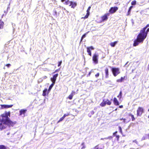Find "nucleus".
<instances>
[{
    "label": "nucleus",
    "mask_w": 149,
    "mask_h": 149,
    "mask_svg": "<svg viewBox=\"0 0 149 149\" xmlns=\"http://www.w3.org/2000/svg\"><path fill=\"white\" fill-rule=\"evenodd\" d=\"M88 116L90 117H91V115L90 113L88 114Z\"/></svg>",
    "instance_id": "59"
},
{
    "label": "nucleus",
    "mask_w": 149,
    "mask_h": 149,
    "mask_svg": "<svg viewBox=\"0 0 149 149\" xmlns=\"http://www.w3.org/2000/svg\"><path fill=\"white\" fill-rule=\"evenodd\" d=\"M118 41H116L114 42H111L110 43V45L111 47H114L116 45Z\"/></svg>",
    "instance_id": "18"
},
{
    "label": "nucleus",
    "mask_w": 149,
    "mask_h": 149,
    "mask_svg": "<svg viewBox=\"0 0 149 149\" xmlns=\"http://www.w3.org/2000/svg\"><path fill=\"white\" fill-rule=\"evenodd\" d=\"M75 94V91H72L71 93V94L73 95V96Z\"/></svg>",
    "instance_id": "40"
},
{
    "label": "nucleus",
    "mask_w": 149,
    "mask_h": 149,
    "mask_svg": "<svg viewBox=\"0 0 149 149\" xmlns=\"http://www.w3.org/2000/svg\"><path fill=\"white\" fill-rule=\"evenodd\" d=\"M66 0H61V1L62 2H63L64 1H65Z\"/></svg>",
    "instance_id": "58"
},
{
    "label": "nucleus",
    "mask_w": 149,
    "mask_h": 149,
    "mask_svg": "<svg viewBox=\"0 0 149 149\" xmlns=\"http://www.w3.org/2000/svg\"><path fill=\"white\" fill-rule=\"evenodd\" d=\"M53 15L55 16L56 17H57V12L56 10L54 9L53 10Z\"/></svg>",
    "instance_id": "28"
},
{
    "label": "nucleus",
    "mask_w": 149,
    "mask_h": 149,
    "mask_svg": "<svg viewBox=\"0 0 149 149\" xmlns=\"http://www.w3.org/2000/svg\"><path fill=\"white\" fill-rule=\"evenodd\" d=\"M122 92L121 91H120L119 93V95H122Z\"/></svg>",
    "instance_id": "56"
},
{
    "label": "nucleus",
    "mask_w": 149,
    "mask_h": 149,
    "mask_svg": "<svg viewBox=\"0 0 149 149\" xmlns=\"http://www.w3.org/2000/svg\"><path fill=\"white\" fill-rule=\"evenodd\" d=\"M123 119H123V118H120V120H123Z\"/></svg>",
    "instance_id": "61"
},
{
    "label": "nucleus",
    "mask_w": 149,
    "mask_h": 149,
    "mask_svg": "<svg viewBox=\"0 0 149 149\" xmlns=\"http://www.w3.org/2000/svg\"><path fill=\"white\" fill-rule=\"evenodd\" d=\"M125 77H121V78L120 79H118L117 80V82H122L123 80L124 79Z\"/></svg>",
    "instance_id": "25"
},
{
    "label": "nucleus",
    "mask_w": 149,
    "mask_h": 149,
    "mask_svg": "<svg viewBox=\"0 0 149 149\" xmlns=\"http://www.w3.org/2000/svg\"><path fill=\"white\" fill-rule=\"evenodd\" d=\"M149 31V28H148L146 31H145L144 32H143L141 33V30L140 31V33H141V35L143 37L145 36V38L147 37L148 32Z\"/></svg>",
    "instance_id": "10"
},
{
    "label": "nucleus",
    "mask_w": 149,
    "mask_h": 149,
    "mask_svg": "<svg viewBox=\"0 0 149 149\" xmlns=\"http://www.w3.org/2000/svg\"><path fill=\"white\" fill-rule=\"evenodd\" d=\"M99 75H100V74L99 73H97V74H96L95 75V77H98L99 76Z\"/></svg>",
    "instance_id": "41"
},
{
    "label": "nucleus",
    "mask_w": 149,
    "mask_h": 149,
    "mask_svg": "<svg viewBox=\"0 0 149 149\" xmlns=\"http://www.w3.org/2000/svg\"><path fill=\"white\" fill-rule=\"evenodd\" d=\"M118 10V8L117 7H112L109 10L110 13H113L115 12Z\"/></svg>",
    "instance_id": "9"
},
{
    "label": "nucleus",
    "mask_w": 149,
    "mask_h": 149,
    "mask_svg": "<svg viewBox=\"0 0 149 149\" xmlns=\"http://www.w3.org/2000/svg\"><path fill=\"white\" fill-rule=\"evenodd\" d=\"M129 116H130L131 117V118L132 119V121H133L134 120H135V118H134V116L133 115H132V114L131 113H130L129 114Z\"/></svg>",
    "instance_id": "26"
},
{
    "label": "nucleus",
    "mask_w": 149,
    "mask_h": 149,
    "mask_svg": "<svg viewBox=\"0 0 149 149\" xmlns=\"http://www.w3.org/2000/svg\"><path fill=\"white\" fill-rule=\"evenodd\" d=\"M113 137L112 136H109L108 137H107V138H104V139L103 138H102L101 139H111Z\"/></svg>",
    "instance_id": "30"
},
{
    "label": "nucleus",
    "mask_w": 149,
    "mask_h": 149,
    "mask_svg": "<svg viewBox=\"0 0 149 149\" xmlns=\"http://www.w3.org/2000/svg\"><path fill=\"white\" fill-rule=\"evenodd\" d=\"M47 78V76H44V77H42V79H46V78Z\"/></svg>",
    "instance_id": "50"
},
{
    "label": "nucleus",
    "mask_w": 149,
    "mask_h": 149,
    "mask_svg": "<svg viewBox=\"0 0 149 149\" xmlns=\"http://www.w3.org/2000/svg\"><path fill=\"white\" fill-rule=\"evenodd\" d=\"M89 14H90L87 13L86 14L85 16L83 17H82V18H83L84 19H86L88 18Z\"/></svg>",
    "instance_id": "31"
},
{
    "label": "nucleus",
    "mask_w": 149,
    "mask_h": 149,
    "mask_svg": "<svg viewBox=\"0 0 149 149\" xmlns=\"http://www.w3.org/2000/svg\"><path fill=\"white\" fill-rule=\"evenodd\" d=\"M9 8H10V7H9V6H8L7 8V10H9Z\"/></svg>",
    "instance_id": "60"
},
{
    "label": "nucleus",
    "mask_w": 149,
    "mask_h": 149,
    "mask_svg": "<svg viewBox=\"0 0 149 149\" xmlns=\"http://www.w3.org/2000/svg\"><path fill=\"white\" fill-rule=\"evenodd\" d=\"M57 70H56L55 71V72H57Z\"/></svg>",
    "instance_id": "63"
},
{
    "label": "nucleus",
    "mask_w": 149,
    "mask_h": 149,
    "mask_svg": "<svg viewBox=\"0 0 149 149\" xmlns=\"http://www.w3.org/2000/svg\"><path fill=\"white\" fill-rule=\"evenodd\" d=\"M149 26V24H147L145 27L143 28V29L141 30V33H142L143 32H144L145 31V30H146V29Z\"/></svg>",
    "instance_id": "21"
},
{
    "label": "nucleus",
    "mask_w": 149,
    "mask_h": 149,
    "mask_svg": "<svg viewBox=\"0 0 149 149\" xmlns=\"http://www.w3.org/2000/svg\"><path fill=\"white\" fill-rule=\"evenodd\" d=\"M119 107L120 108H122L123 107V105L120 106Z\"/></svg>",
    "instance_id": "57"
},
{
    "label": "nucleus",
    "mask_w": 149,
    "mask_h": 149,
    "mask_svg": "<svg viewBox=\"0 0 149 149\" xmlns=\"http://www.w3.org/2000/svg\"><path fill=\"white\" fill-rule=\"evenodd\" d=\"M88 32H89V31L87 32V33H85L81 37V41H80L81 42L82 41L83 39L86 37V35L88 34Z\"/></svg>",
    "instance_id": "22"
},
{
    "label": "nucleus",
    "mask_w": 149,
    "mask_h": 149,
    "mask_svg": "<svg viewBox=\"0 0 149 149\" xmlns=\"http://www.w3.org/2000/svg\"><path fill=\"white\" fill-rule=\"evenodd\" d=\"M145 135L147 136V138L149 140V134H146Z\"/></svg>",
    "instance_id": "49"
},
{
    "label": "nucleus",
    "mask_w": 149,
    "mask_h": 149,
    "mask_svg": "<svg viewBox=\"0 0 149 149\" xmlns=\"http://www.w3.org/2000/svg\"><path fill=\"white\" fill-rule=\"evenodd\" d=\"M125 120H126V119H125V118H124V119H123V122L124 123H127V122H125Z\"/></svg>",
    "instance_id": "55"
},
{
    "label": "nucleus",
    "mask_w": 149,
    "mask_h": 149,
    "mask_svg": "<svg viewBox=\"0 0 149 149\" xmlns=\"http://www.w3.org/2000/svg\"><path fill=\"white\" fill-rule=\"evenodd\" d=\"M118 98H119V99H120L121 98V97H122V95H118Z\"/></svg>",
    "instance_id": "51"
},
{
    "label": "nucleus",
    "mask_w": 149,
    "mask_h": 149,
    "mask_svg": "<svg viewBox=\"0 0 149 149\" xmlns=\"http://www.w3.org/2000/svg\"><path fill=\"white\" fill-rule=\"evenodd\" d=\"M63 8V7L61 6H58V8H60L61 9L62 8Z\"/></svg>",
    "instance_id": "54"
},
{
    "label": "nucleus",
    "mask_w": 149,
    "mask_h": 149,
    "mask_svg": "<svg viewBox=\"0 0 149 149\" xmlns=\"http://www.w3.org/2000/svg\"><path fill=\"white\" fill-rule=\"evenodd\" d=\"M4 25V22H3L1 21V20H0V29H2L3 28Z\"/></svg>",
    "instance_id": "20"
},
{
    "label": "nucleus",
    "mask_w": 149,
    "mask_h": 149,
    "mask_svg": "<svg viewBox=\"0 0 149 149\" xmlns=\"http://www.w3.org/2000/svg\"><path fill=\"white\" fill-rule=\"evenodd\" d=\"M47 94L48 95V90L46 88L43 91L42 95L43 96H46Z\"/></svg>",
    "instance_id": "16"
},
{
    "label": "nucleus",
    "mask_w": 149,
    "mask_h": 149,
    "mask_svg": "<svg viewBox=\"0 0 149 149\" xmlns=\"http://www.w3.org/2000/svg\"><path fill=\"white\" fill-rule=\"evenodd\" d=\"M141 33H139L137 37V38L134 41L133 46H136L140 43H142L145 39V36L143 37L141 35Z\"/></svg>",
    "instance_id": "2"
},
{
    "label": "nucleus",
    "mask_w": 149,
    "mask_h": 149,
    "mask_svg": "<svg viewBox=\"0 0 149 149\" xmlns=\"http://www.w3.org/2000/svg\"><path fill=\"white\" fill-rule=\"evenodd\" d=\"M4 14H3L2 15V18L3 17V16H4Z\"/></svg>",
    "instance_id": "62"
},
{
    "label": "nucleus",
    "mask_w": 149,
    "mask_h": 149,
    "mask_svg": "<svg viewBox=\"0 0 149 149\" xmlns=\"http://www.w3.org/2000/svg\"><path fill=\"white\" fill-rule=\"evenodd\" d=\"M10 112H5L4 113L0 116V129L1 130L5 129L7 125L13 126L15 124L12 122L10 119Z\"/></svg>",
    "instance_id": "1"
},
{
    "label": "nucleus",
    "mask_w": 149,
    "mask_h": 149,
    "mask_svg": "<svg viewBox=\"0 0 149 149\" xmlns=\"http://www.w3.org/2000/svg\"><path fill=\"white\" fill-rule=\"evenodd\" d=\"M88 54L90 56H91V52H88Z\"/></svg>",
    "instance_id": "53"
},
{
    "label": "nucleus",
    "mask_w": 149,
    "mask_h": 149,
    "mask_svg": "<svg viewBox=\"0 0 149 149\" xmlns=\"http://www.w3.org/2000/svg\"><path fill=\"white\" fill-rule=\"evenodd\" d=\"M117 133V131H116L115 132L113 133V136H116V134Z\"/></svg>",
    "instance_id": "44"
},
{
    "label": "nucleus",
    "mask_w": 149,
    "mask_h": 149,
    "mask_svg": "<svg viewBox=\"0 0 149 149\" xmlns=\"http://www.w3.org/2000/svg\"><path fill=\"white\" fill-rule=\"evenodd\" d=\"M136 2L135 1H132L131 3V4L132 5H134L136 4Z\"/></svg>",
    "instance_id": "35"
},
{
    "label": "nucleus",
    "mask_w": 149,
    "mask_h": 149,
    "mask_svg": "<svg viewBox=\"0 0 149 149\" xmlns=\"http://www.w3.org/2000/svg\"><path fill=\"white\" fill-rule=\"evenodd\" d=\"M64 119V118L63 116L58 121L57 123H59L60 122L62 121Z\"/></svg>",
    "instance_id": "32"
},
{
    "label": "nucleus",
    "mask_w": 149,
    "mask_h": 149,
    "mask_svg": "<svg viewBox=\"0 0 149 149\" xmlns=\"http://www.w3.org/2000/svg\"><path fill=\"white\" fill-rule=\"evenodd\" d=\"M128 63V62H127L126 63V64H125V65H127V63Z\"/></svg>",
    "instance_id": "64"
},
{
    "label": "nucleus",
    "mask_w": 149,
    "mask_h": 149,
    "mask_svg": "<svg viewBox=\"0 0 149 149\" xmlns=\"http://www.w3.org/2000/svg\"><path fill=\"white\" fill-rule=\"evenodd\" d=\"M73 97V95H71V94H70L69 96L68 97V98L70 99V100H71L72 99V97Z\"/></svg>",
    "instance_id": "33"
},
{
    "label": "nucleus",
    "mask_w": 149,
    "mask_h": 149,
    "mask_svg": "<svg viewBox=\"0 0 149 149\" xmlns=\"http://www.w3.org/2000/svg\"><path fill=\"white\" fill-rule=\"evenodd\" d=\"M69 113H68L64 114L63 117L65 118L66 116H68L69 115Z\"/></svg>",
    "instance_id": "36"
},
{
    "label": "nucleus",
    "mask_w": 149,
    "mask_h": 149,
    "mask_svg": "<svg viewBox=\"0 0 149 149\" xmlns=\"http://www.w3.org/2000/svg\"><path fill=\"white\" fill-rule=\"evenodd\" d=\"M8 148L6 146L4 145H0V149H7Z\"/></svg>",
    "instance_id": "24"
},
{
    "label": "nucleus",
    "mask_w": 149,
    "mask_h": 149,
    "mask_svg": "<svg viewBox=\"0 0 149 149\" xmlns=\"http://www.w3.org/2000/svg\"><path fill=\"white\" fill-rule=\"evenodd\" d=\"M146 139V138L145 136H143L141 139V140H144Z\"/></svg>",
    "instance_id": "42"
},
{
    "label": "nucleus",
    "mask_w": 149,
    "mask_h": 149,
    "mask_svg": "<svg viewBox=\"0 0 149 149\" xmlns=\"http://www.w3.org/2000/svg\"><path fill=\"white\" fill-rule=\"evenodd\" d=\"M137 116H141L144 112L143 108L142 107H139L137 109Z\"/></svg>",
    "instance_id": "5"
},
{
    "label": "nucleus",
    "mask_w": 149,
    "mask_h": 149,
    "mask_svg": "<svg viewBox=\"0 0 149 149\" xmlns=\"http://www.w3.org/2000/svg\"><path fill=\"white\" fill-rule=\"evenodd\" d=\"M58 75V74H56L54 75L51 78V80L52 83L55 84L56 79V78Z\"/></svg>",
    "instance_id": "8"
},
{
    "label": "nucleus",
    "mask_w": 149,
    "mask_h": 149,
    "mask_svg": "<svg viewBox=\"0 0 149 149\" xmlns=\"http://www.w3.org/2000/svg\"><path fill=\"white\" fill-rule=\"evenodd\" d=\"M133 142L137 144H138V142L136 141V140H134L133 141Z\"/></svg>",
    "instance_id": "47"
},
{
    "label": "nucleus",
    "mask_w": 149,
    "mask_h": 149,
    "mask_svg": "<svg viewBox=\"0 0 149 149\" xmlns=\"http://www.w3.org/2000/svg\"><path fill=\"white\" fill-rule=\"evenodd\" d=\"M13 106V105H0V109L11 108Z\"/></svg>",
    "instance_id": "7"
},
{
    "label": "nucleus",
    "mask_w": 149,
    "mask_h": 149,
    "mask_svg": "<svg viewBox=\"0 0 149 149\" xmlns=\"http://www.w3.org/2000/svg\"><path fill=\"white\" fill-rule=\"evenodd\" d=\"M105 72V77L106 78H107L109 77V73L108 69L107 68H106L104 70Z\"/></svg>",
    "instance_id": "11"
},
{
    "label": "nucleus",
    "mask_w": 149,
    "mask_h": 149,
    "mask_svg": "<svg viewBox=\"0 0 149 149\" xmlns=\"http://www.w3.org/2000/svg\"><path fill=\"white\" fill-rule=\"evenodd\" d=\"M6 66H7L8 68H9L11 66V65L10 64H7L6 65Z\"/></svg>",
    "instance_id": "46"
},
{
    "label": "nucleus",
    "mask_w": 149,
    "mask_h": 149,
    "mask_svg": "<svg viewBox=\"0 0 149 149\" xmlns=\"http://www.w3.org/2000/svg\"><path fill=\"white\" fill-rule=\"evenodd\" d=\"M87 52L88 53L91 52V50H93L94 48L92 46H91L90 47H87Z\"/></svg>",
    "instance_id": "19"
},
{
    "label": "nucleus",
    "mask_w": 149,
    "mask_h": 149,
    "mask_svg": "<svg viewBox=\"0 0 149 149\" xmlns=\"http://www.w3.org/2000/svg\"><path fill=\"white\" fill-rule=\"evenodd\" d=\"M27 111L26 109H21L19 111V115H22L23 114H24V116H25L24 114Z\"/></svg>",
    "instance_id": "13"
},
{
    "label": "nucleus",
    "mask_w": 149,
    "mask_h": 149,
    "mask_svg": "<svg viewBox=\"0 0 149 149\" xmlns=\"http://www.w3.org/2000/svg\"><path fill=\"white\" fill-rule=\"evenodd\" d=\"M119 132H120L121 133H122V128H121V127L120 126H119Z\"/></svg>",
    "instance_id": "38"
},
{
    "label": "nucleus",
    "mask_w": 149,
    "mask_h": 149,
    "mask_svg": "<svg viewBox=\"0 0 149 149\" xmlns=\"http://www.w3.org/2000/svg\"><path fill=\"white\" fill-rule=\"evenodd\" d=\"M61 63H62V61H60V62H58V67L60 66L61 65Z\"/></svg>",
    "instance_id": "43"
},
{
    "label": "nucleus",
    "mask_w": 149,
    "mask_h": 149,
    "mask_svg": "<svg viewBox=\"0 0 149 149\" xmlns=\"http://www.w3.org/2000/svg\"><path fill=\"white\" fill-rule=\"evenodd\" d=\"M77 5V4L76 2L72 1L71 4L69 5V6H71V7L72 8H74Z\"/></svg>",
    "instance_id": "12"
},
{
    "label": "nucleus",
    "mask_w": 149,
    "mask_h": 149,
    "mask_svg": "<svg viewBox=\"0 0 149 149\" xmlns=\"http://www.w3.org/2000/svg\"><path fill=\"white\" fill-rule=\"evenodd\" d=\"M113 102L114 105H118L119 104V102L116 98L114 97L113 99Z\"/></svg>",
    "instance_id": "15"
},
{
    "label": "nucleus",
    "mask_w": 149,
    "mask_h": 149,
    "mask_svg": "<svg viewBox=\"0 0 149 149\" xmlns=\"http://www.w3.org/2000/svg\"><path fill=\"white\" fill-rule=\"evenodd\" d=\"M108 15V14H106L104 16L102 17V21L106 20L108 19L107 16Z\"/></svg>",
    "instance_id": "14"
},
{
    "label": "nucleus",
    "mask_w": 149,
    "mask_h": 149,
    "mask_svg": "<svg viewBox=\"0 0 149 149\" xmlns=\"http://www.w3.org/2000/svg\"><path fill=\"white\" fill-rule=\"evenodd\" d=\"M91 8V7H90V6H89L88 7V8L87 10V11H86L87 13H88L90 14L89 11L90 10Z\"/></svg>",
    "instance_id": "34"
},
{
    "label": "nucleus",
    "mask_w": 149,
    "mask_h": 149,
    "mask_svg": "<svg viewBox=\"0 0 149 149\" xmlns=\"http://www.w3.org/2000/svg\"><path fill=\"white\" fill-rule=\"evenodd\" d=\"M116 138L117 139V140H118L119 138V136L118 135H116Z\"/></svg>",
    "instance_id": "48"
},
{
    "label": "nucleus",
    "mask_w": 149,
    "mask_h": 149,
    "mask_svg": "<svg viewBox=\"0 0 149 149\" xmlns=\"http://www.w3.org/2000/svg\"><path fill=\"white\" fill-rule=\"evenodd\" d=\"M81 145L82 146H83V147H82L81 149H84L85 148V147L84 146V143H82Z\"/></svg>",
    "instance_id": "37"
},
{
    "label": "nucleus",
    "mask_w": 149,
    "mask_h": 149,
    "mask_svg": "<svg viewBox=\"0 0 149 149\" xmlns=\"http://www.w3.org/2000/svg\"><path fill=\"white\" fill-rule=\"evenodd\" d=\"M94 149H103L102 148H99L98 146H97L95 147Z\"/></svg>",
    "instance_id": "39"
},
{
    "label": "nucleus",
    "mask_w": 149,
    "mask_h": 149,
    "mask_svg": "<svg viewBox=\"0 0 149 149\" xmlns=\"http://www.w3.org/2000/svg\"><path fill=\"white\" fill-rule=\"evenodd\" d=\"M42 80H43V79H42V78H41L40 79H39V80L38 81V82L39 83L41 82L42 81Z\"/></svg>",
    "instance_id": "45"
},
{
    "label": "nucleus",
    "mask_w": 149,
    "mask_h": 149,
    "mask_svg": "<svg viewBox=\"0 0 149 149\" xmlns=\"http://www.w3.org/2000/svg\"><path fill=\"white\" fill-rule=\"evenodd\" d=\"M111 71L114 76L116 77L118 74L120 73L119 69L118 68H112Z\"/></svg>",
    "instance_id": "3"
},
{
    "label": "nucleus",
    "mask_w": 149,
    "mask_h": 149,
    "mask_svg": "<svg viewBox=\"0 0 149 149\" xmlns=\"http://www.w3.org/2000/svg\"><path fill=\"white\" fill-rule=\"evenodd\" d=\"M98 55L96 54H94L93 56V61L94 63L95 64H97L98 63Z\"/></svg>",
    "instance_id": "6"
},
{
    "label": "nucleus",
    "mask_w": 149,
    "mask_h": 149,
    "mask_svg": "<svg viewBox=\"0 0 149 149\" xmlns=\"http://www.w3.org/2000/svg\"><path fill=\"white\" fill-rule=\"evenodd\" d=\"M54 84L53 83H52L49 86L48 89V94L50 92L51 89L53 86Z\"/></svg>",
    "instance_id": "17"
},
{
    "label": "nucleus",
    "mask_w": 149,
    "mask_h": 149,
    "mask_svg": "<svg viewBox=\"0 0 149 149\" xmlns=\"http://www.w3.org/2000/svg\"><path fill=\"white\" fill-rule=\"evenodd\" d=\"M72 1H70L69 0H68L67 1L65 2V3H64V4H65L66 5H70Z\"/></svg>",
    "instance_id": "23"
},
{
    "label": "nucleus",
    "mask_w": 149,
    "mask_h": 149,
    "mask_svg": "<svg viewBox=\"0 0 149 149\" xmlns=\"http://www.w3.org/2000/svg\"><path fill=\"white\" fill-rule=\"evenodd\" d=\"M111 104V101L109 100L108 99L106 101L104 100L100 104V105L102 107H104L106 104L108 105H110Z\"/></svg>",
    "instance_id": "4"
},
{
    "label": "nucleus",
    "mask_w": 149,
    "mask_h": 149,
    "mask_svg": "<svg viewBox=\"0 0 149 149\" xmlns=\"http://www.w3.org/2000/svg\"><path fill=\"white\" fill-rule=\"evenodd\" d=\"M133 6H131L129 8L128 10V12L127 15H128L130 14V13L131 10L132 9V8H133Z\"/></svg>",
    "instance_id": "27"
},
{
    "label": "nucleus",
    "mask_w": 149,
    "mask_h": 149,
    "mask_svg": "<svg viewBox=\"0 0 149 149\" xmlns=\"http://www.w3.org/2000/svg\"><path fill=\"white\" fill-rule=\"evenodd\" d=\"M12 25L13 28V33H14L15 29V24L12 23Z\"/></svg>",
    "instance_id": "29"
},
{
    "label": "nucleus",
    "mask_w": 149,
    "mask_h": 149,
    "mask_svg": "<svg viewBox=\"0 0 149 149\" xmlns=\"http://www.w3.org/2000/svg\"><path fill=\"white\" fill-rule=\"evenodd\" d=\"M91 115H93L94 113V112L93 111H92L91 112Z\"/></svg>",
    "instance_id": "52"
}]
</instances>
